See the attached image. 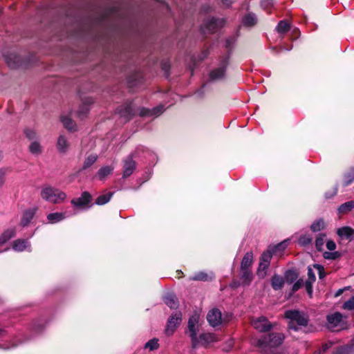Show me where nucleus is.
I'll use <instances>...</instances> for the list:
<instances>
[{"label":"nucleus","instance_id":"obj_1","mask_svg":"<svg viewBox=\"0 0 354 354\" xmlns=\"http://www.w3.org/2000/svg\"><path fill=\"white\" fill-rule=\"evenodd\" d=\"M285 336L281 333H271L268 335H263L257 340V346L261 349L263 354H281L274 353L273 348L281 345Z\"/></svg>","mask_w":354,"mask_h":354},{"label":"nucleus","instance_id":"obj_2","mask_svg":"<svg viewBox=\"0 0 354 354\" xmlns=\"http://www.w3.org/2000/svg\"><path fill=\"white\" fill-rule=\"evenodd\" d=\"M285 317L290 320L288 324L289 329L298 330L301 326H306L308 323V315L299 310H287Z\"/></svg>","mask_w":354,"mask_h":354},{"label":"nucleus","instance_id":"obj_3","mask_svg":"<svg viewBox=\"0 0 354 354\" xmlns=\"http://www.w3.org/2000/svg\"><path fill=\"white\" fill-rule=\"evenodd\" d=\"M40 196L44 201L53 204L61 203L66 198L65 192L49 185L41 188Z\"/></svg>","mask_w":354,"mask_h":354},{"label":"nucleus","instance_id":"obj_4","mask_svg":"<svg viewBox=\"0 0 354 354\" xmlns=\"http://www.w3.org/2000/svg\"><path fill=\"white\" fill-rule=\"evenodd\" d=\"M199 330V315L196 313L189 317L187 323V330L185 332L191 339L192 348H196L199 346L200 341L197 336Z\"/></svg>","mask_w":354,"mask_h":354},{"label":"nucleus","instance_id":"obj_5","mask_svg":"<svg viewBox=\"0 0 354 354\" xmlns=\"http://www.w3.org/2000/svg\"><path fill=\"white\" fill-rule=\"evenodd\" d=\"M181 321L182 313L180 312H176L175 313H173L167 321L165 330V334L167 336L172 335L176 328L180 324Z\"/></svg>","mask_w":354,"mask_h":354},{"label":"nucleus","instance_id":"obj_6","mask_svg":"<svg viewBox=\"0 0 354 354\" xmlns=\"http://www.w3.org/2000/svg\"><path fill=\"white\" fill-rule=\"evenodd\" d=\"M225 21L223 19L212 18L207 20L202 27L204 34H210L217 31L224 25Z\"/></svg>","mask_w":354,"mask_h":354},{"label":"nucleus","instance_id":"obj_7","mask_svg":"<svg viewBox=\"0 0 354 354\" xmlns=\"http://www.w3.org/2000/svg\"><path fill=\"white\" fill-rule=\"evenodd\" d=\"M91 199V195L88 192H84L81 196L72 199L71 204L74 207L84 209L89 207Z\"/></svg>","mask_w":354,"mask_h":354},{"label":"nucleus","instance_id":"obj_8","mask_svg":"<svg viewBox=\"0 0 354 354\" xmlns=\"http://www.w3.org/2000/svg\"><path fill=\"white\" fill-rule=\"evenodd\" d=\"M327 319V326L331 330H335L337 327H342L344 325L343 315L338 312L328 315Z\"/></svg>","mask_w":354,"mask_h":354},{"label":"nucleus","instance_id":"obj_9","mask_svg":"<svg viewBox=\"0 0 354 354\" xmlns=\"http://www.w3.org/2000/svg\"><path fill=\"white\" fill-rule=\"evenodd\" d=\"M207 319L212 327L219 326L222 323L221 312L217 308L212 309L207 313Z\"/></svg>","mask_w":354,"mask_h":354},{"label":"nucleus","instance_id":"obj_10","mask_svg":"<svg viewBox=\"0 0 354 354\" xmlns=\"http://www.w3.org/2000/svg\"><path fill=\"white\" fill-rule=\"evenodd\" d=\"M122 177L126 178L130 176L136 167V163L133 160V157L130 155L124 160Z\"/></svg>","mask_w":354,"mask_h":354},{"label":"nucleus","instance_id":"obj_11","mask_svg":"<svg viewBox=\"0 0 354 354\" xmlns=\"http://www.w3.org/2000/svg\"><path fill=\"white\" fill-rule=\"evenodd\" d=\"M252 324L254 328L262 332L269 330L272 328L271 324L265 317H261L254 320Z\"/></svg>","mask_w":354,"mask_h":354},{"label":"nucleus","instance_id":"obj_12","mask_svg":"<svg viewBox=\"0 0 354 354\" xmlns=\"http://www.w3.org/2000/svg\"><path fill=\"white\" fill-rule=\"evenodd\" d=\"M227 64V58L223 62L221 66L213 70L209 74V78L212 80H217L223 78L225 75V67Z\"/></svg>","mask_w":354,"mask_h":354},{"label":"nucleus","instance_id":"obj_13","mask_svg":"<svg viewBox=\"0 0 354 354\" xmlns=\"http://www.w3.org/2000/svg\"><path fill=\"white\" fill-rule=\"evenodd\" d=\"M214 279L213 272H198L190 277L191 281H208Z\"/></svg>","mask_w":354,"mask_h":354},{"label":"nucleus","instance_id":"obj_14","mask_svg":"<svg viewBox=\"0 0 354 354\" xmlns=\"http://www.w3.org/2000/svg\"><path fill=\"white\" fill-rule=\"evenodd\" d=\"M253 263V253L251 252H247L241 263V270H251V267Z\"/></svg>","mask_w":354,"mask_h":354},{"label":"nucleus","instance_id":"obj_15","mask_svg":"<svg viewBox=\"0 0 354 354\" xmlns=\"http://www.w3.org/2000/svg\"><path fill=\"white\" fill-rule=\"evenodd\" d=\"M200 341V345L206 346L209 344L216 342L218 339L216 335L213 333H201L199 337H198Z\"/></svg>","mask_w":354,"mask_h":354},{"label":"nucleus","instance_id":"obj_16","mask_svg":"<svg viewBox=\"0 0 354 354\" xmlns=\"http://www.w3.org/2000/svg\"><path fill=\"white\" fill-rule=\"evenodd\" d=\"M337 234L343 239L353 240L354 239V230L351 227L345 226L338 228Z\"/></svg>","mask_w":354,"mask_h":354},{"label":"nucleus","instance_id":"obj_17","mask_svg":"<svg viewBox=\"0 0 354 354\" xmlns=\"http://www.w3.org/2000/svg\"><path fill=\"white\" fill-rule=\"evenodd\" d=\"M37 208L26 210L22 215L21 220V225L24 227L27 226L33 218Z\"/></svg>","mask_w":354,"mask_h":354},{"label":"nucleus","instance_id":"obj_18","mask_svg":"<svg viewBox=\"0 0 354 354\" xmlns=\"http://www.w3.org/2000/svg\"><path fill=\"white\" fill-rule=\"evenodd\" d=\"M253 274L252 270H240V279L241 280V284L243 286H249L253 280Z\"/></svg>","mask_w":354,"mask_h":354},{"label":"nucleus","instance_id":"obj_19","mask_svg":"<svg viewBox=\"0 0 354 354\" xmlns=\"http://www.w3.org/2000/svg\"><path fill=\"white\" fill-rule=\"evenodd\" d=\"M6 61L9 67L12 68H19L21 66V57L15 54H11L6 57Z\"/></svg>","mask_w":354,"mask_h":354},{"label":"nucleus","instance_id":"obj_20","mask_svg":"<svg viewBox=\"0 0 354 354\" xmlns=\"http://www.w3.org/2000/svg\"><path fill=\"white\" fill-rule=\"evenodd\" d=\"M57 147L60 153H66L69 147L68 139L63 135H60L57 139Z\"/></svg>","mask_w":354,"mask_h":354},{"label":"nucleus","instance_id":"obj_21","mask_svg":"<svg viewBox=\"0 0 354 354\" xmlns=\"http://www.w3.org/2000/svg\"><path fill=\"white\" fill-rule=\"evenodd\" d=\"M354 208V201H349L342 204L337 209L339 216L346 214Z\"/></svg>","mask_w":354,"mask_h":354},{"label":"nucleus","instance_id":"obj_22","mask_svg":"<svg viewBox=\"0 0 354 354\" xmlns=\"http://www.w3.org/2000/svg\"><path fill=\"white\" fill-rule=\"evenodd\" d=\"M16 231L15 228L5 230L0 236V246L15 236Z\"/></svg>","mask_w":354,"mask_h":354},{"label":"nucleus","instance_id":"obj_23","mask_svg":"<svg viewBox=\"0 0 354 354\" xmlns=\"http://www.w3.org/2000/svg\"><path fill=\"white\" fill-rule=\"evenodd\" d=\"M65 214L62 212H55L48 214L47 219L50 223H56L65 218Z\"/></svg>","mask_w":354,"mask_h":354},{"label":"nucleus","instance_id":"obj_24","mask_svg":"<svg viewBox=\"0 0 354 354\" xmlns=\"http://www.w3.org/2000/svg\"><path fill=\"white\" fill-rule=\"evenodd\" d=\"M272 287L274 290H277L282 288L284 284V280L282 277L274 274L271 279Z\"/></svg>","mask_w":354,"mask_h":354},{"label":"nucleus","instance_id":"obj_25","mask_svg":"<svg viewBox=\"0 0 354 354\" xmlns=\"http://www.w3.org/2000/svg\"><path fill=\"white\" fill-rule=\"evenodd\" d=\"M29 246L28 241L24 239H17L13 242L12 248L15 251L21 252Z\"/></svg>","mask_w":354,"mask_h":354},{"label":"nucleus","instance_id":"obj_26","mask_svg":"<svg viewBox=\"0 0 354 354\" xmlns=\"http://www.w3.org/2000/svg\"><path fill=\"white\" fill-rule=\"evenodd\" d=\"M257 22V17L254 14L248 13L243 19V24L245 26L251 27Z\"/></svg>","mask_w":354,"mask_h":354},{"label":"nucleus","instance_id":"obj_27","mask_svg":"<svg viewBox=\"0 0 354 354\" xmlns=\"http://www.w3.org/2000/svg\"><path fill=\"white\" fill-rule=\"evenodd\" d=\"M114 169L111 165L104 166L100 168L97 172V176L100 180H104L107 176L111 174Z\"/></svg>","mask_w":354,"mask_h":354},{"label":"nucleus","instance_id":"obj_28","mask_svg":"<svg viewBox=\"0 0 354 354\" xmlns=\"http://www.w3.org/2000/svg\"><path fill=\"white\" fill-rule=\"evenodd\" d=\"M62 122L66 129L70 131L76 130V124L75 122L67 116L62 117Z\"/></svg>","mask_w":354,"mask_h":354},{"label":"nucleus","instance_id":"obj_29","mask_svg":"<svg viewBox=\"0 0 354 354\" xmlns=\"http://www.w3.org/2000/svg\"><path fill=\"white\" fill-rule=\"evenodd\" d=\"M113 192H107L104 194L99 196L95 200V204L98 205H102L108 203L111 198Z\"/></svg>","mask_w":354,"mask_h":354},{"label":"nucleus","instance_id":"obj_30","mask_svg":"<svg viewBox=\"0 0 354 354\" xmlns=\"http://www.w3.org/2000/svg\"><path fill=\"white\" fill-rule=\"evenodd\" d=\"M164 301L167 306H168L171 309L176 308L178 305L176 297L171 295L166 296L164 299Z\"/></svg>","mask_w":354,"mask_h":354},{"label":"nucleus","instance_id":"obj_31","mask_svg":"<svg viewBox=\"0 0 354 354\" xmlns=\"http://www.w3.org/2000/svg\"><path fill=\"white\" fill-rule=\"evenodd\" d=\"M29 151L33 155H39L42 152V147L39 142L34 141L30 143Z\"/></svg>","mask_w":354,"mask_h":354},{"label":"nucleus","instance_id":"obj_32","mask_svg":"<svg viewBox=\"0 0 354 354\" xmlns=\"http://www.w3.org/2000/svg\"><path fill=\"white\" fill-rule=\"evenodd\" d=\"M163 111V106L162 105L158 106L157 107L153 109L152 110L149 109H142L140 112L141 115H160Z\"/></svg>","mask_w":354,"mask_h":354},{"label":"nucleus","instance_id":"obj_33","mask_svg":"<svg viewBox=\"0 0 354 354\" xmlns=\"http://www.w3.org/2000/svg\"><path fill=\"white\" fill-rule=\"evenodd\" d=\"M269 266L270 264L260 261L259 268L257 270V275L260 278L263 279L266 277V271Z\"/></svg>","mask_w":354,"mask_h":354},{"label":"nucleus","instance_id":"obj_34","mask_svg":"<svg viewBox=\"0 0 354 354\" xmlns=\"http://www.w3.org/2000/svg\"><path fill=\"white\" fill-rule=\"evenodd\" d=\"M276 29L279 33L284 34L289 31L290 24L286 21H280L276 27Z\"/></svg>","mask_w":354,"mask_h":354},{"label":"nucleus","instance_id":"obj_35","mask_svg":"<svg viewBox=\"0 0 354 354\" xmlns=\"http://www.w3.org/2000/svg\"><path fill=\"white\" fill-rule=\"evenodd\" d=\"M92 103L93 101L91 99L86 100L83 102V105L80 108V109L77 111L78 115L81 117L82 115L86 114L89 111L88 105Z\"/></svg>","mask_w":354,"mask_h":354},{"label":"nucleus","instance_id":"obj_36","mask_svg":"<svg viewBox=\"0 0 354 354\" xmlns=\"http://www.w3.org/2000/svg\"><path fill=\"white\" fill-rule=\"evenodd\" d=\"M92 103L93 101L91 99L86 100L83 102V105L80 108V109L77 111L78 115L81 117L82 115L86 114L89 111L88 105Z\"/></svg>","mask_w":354,"mask_h":354},{"label":"nucleus","instance_id":"obj_37","mask_svg":"<svg viewBox=\"0 0 354 354\" xmlns=\"http://www.w3.org/2000/svg\"><path fill=\"white\" fill-rule=\"evenodd\" d=\"M326 241V235L320 234L315 240V247L319 251H322L323 245Z\"/></svg>","mask_w":354,"mask_h":354},{"label":"nucleus","instance_id":"obj_38","mask_svg":"<svg viewBox=\"0 0 354 354\" xmlns=\"http://www.w3.org/2000/svg\"><path fill=\"white\" fill-rule=\"evenodd\" d=\"M324 228V221L323 219L315 221L310 226V229L313 232H319Z\"/></svg>","mask_w":354,"mask_h":354},{"label":"nucleus","instance_id":"obj_39","mask_svg":"<svg viewBox=\"0 0 354 354\" xmlns=\"http://www.w3.org/2000/svg\"><path fill=\"white\" fill-rule=\"evenodd\" d=\"M97 157L96 155L88 156L84 162L83 169H86L91 167L97 160Z\"/></svg>","mask_w":354,"mask_h":354},{"label":"nucleus","instance_id":"obj_40","mask_svg":"<svg viewBox=\"0 0 354 354\" xmlns=\"http://www.w3.org/2000/svg\"><path fill=\"white\" fill-rule=\"evenodd\" d=\"M272 253V250L271 251L270 249L263 252L260 257V261L270 264Z\"/></svg>","mask_w":354,"mask_h":354},{"label":"nucleus","instance_id":"obj_41","mask_svg":"<svg viewBox=\"0 0 354 354\" xmlns=\"http://www.w3.org/2000/svg\"><path fill=\"white\" fill-rule=\"evenodd\" d=\"M145 346L150 351L156 350L159 347L158 341L157 339H151L146 343Z\"/></svg>","mask_w":354,"mask_h":354},{"label":"nucleus","instance_id":"obj_42","mask_svg":"<svg viewBox=\"0 0 354 354\" xmlns=\"http://www.w3.org/2000/svg\"><path fill=\"white\" fill-rule=\"evenodd\" d=\"M288 245V241H284L272 248L273 254L283 251Z\"/></svg>","mask_w":354,"mask_h":354},{"label":"nucleus","instance_id":"obj_43","mask_svg":"<svg viewBox=\"0 0 354 354\" xmlns=\"http://www.w3.org/2000/svg\"><path fill=\"white\" fill-rule=\"evenodd\" d=\"M288 245V241H284L272 248L273 254L283 251Z\"/></svg>","mask_w":354,"mask_h":354},{"label":"nucleus","instance_id":"obj_44","mask_svg":"<svg viewBox=\"0 0 354 354\" xmlns=\"http://www.w3.org/2000/svg\"><path fill=\"white\" fill-rule=\"evenodd\" d=\"M342 308L345 310H353L354 309V297L350 298L348 301L344 302Z\"/></svg>","mask_w":354,"mask_h":354},{"label":"nucleus","instance_id":"obj_45","mask_svg":"<svg viewBox=\"0 0 354 354\" xmlns=\"http://www.w3.org/2000/svg\"><path fill=\"white\" fill-rule=\"evenodd\" d=\"M352 346H343L339 348L333 354H350Z\"/></svg>","mask_w":354,"mask_h":354},{"label":"nucleus","instance_id":"obj_46","mask_svg":"<svg viewBox=\"0 0 354 354\" xmlns=\"http://www.w3.org/2000/svg\"><path fill=\"white\" fill-rule=\"evenodd\" d=\"M354 180V169L345 176L344 185L347 186Z\"/></svg>","mask_w":354,"mask_h":354},{"label":"nucleus","instance_id":"obj_47","mask_svg":"<svg viewBox=\"0 0 354 354\" xmlns=\"http://www.w3.org/2000/svg\"><path fill=\"white\" fill-rule=\"evenodd\" d=\"M285 278L288 281L292 283L295 279H296L297 275L295 272L288 270L286 272Z\"/></svg>","mask_w":354,"mask_h":354},{"label":"nucleus","instance_id":"obj_48","mask_svg":"<svg viewBox=\"0 0 354 354\" xmlns=\"http://www.w3.org/2000/svg\"><path fill=\"white\" fill-rule=\"evenodd\" d=\"M25 134L29 140H33L37 138L36 132L32 129H26Z\"/></svg>","mask_w":354,"mask_h":354},{"label":"nucleus","instance_id":"obj_49","mask_svg":"<svg viewBox=\"0 0 354 354\" xmlns=\"http://www.w3.org/2000/svg\"><path fill=\"white\" fill-rule=\"evenodd\" d=\"M314 281H311V280H306L305 282V286L306 291L310 297H312L313 295V283Z\"/></svg>","mask_w":354,"mask_h":354},{"label":"nucleus","instance_id":"obj_50","mask_svg":"<svg viewBox=\"0 0 354 354\" xmlns=\"http://www.w3.org/2000/svg\"><path fill=\"white\" fill-rule=\"evenodd\" d=\"M312 239L307 236H302L299 239V243L301 245H307L310 243Z\"/></svg>","mask_w":354,"mask_h":354},{"label":"nucleus","instance_id":"obj_51","mask_svg":"<svg viewBox=\"0 0 354 354\" xmlns=\"http://www.w3.org/2000/svg\"><path fill=\"white\" fill-rule=\"evenodd\" d=\"M324 257L327 259H335L338 257L337 252H325Z\"/></svg>","mask_w":354,"mask_h":354},{"label":"nucleus","instance_id":"obj_52","mask_svg":"<svg viewBox=\"0 0 354 354\" xmlns=\"http://www.w3.org/2000/svg\"><path fill=\"white\" fill-rule=\"evenodd\" d=\"M121 115L122 116H124L127 118V120H129L131 115H132V111L130 106H127L125 109V111L123 113H121Z\"/></svg>","mask_w":354,"mask_h":354},{"label":"nucleus","instance_id":"obj_53","mask_svg":"<svg viewBox=\"0 0 354 354\" xmlns=\"http://www.w3.org/2000/svg\"><path fill=\"white\" fill-rule=\"evenodd\" d=\"M303 285V281L301 279L298 280L296 281L294 285L292 286V292L297 291Z\"/></svg>","mask_w":354,"mask_h":354},{"label":"nucleus","instance_id":"obj_54","mask_svg":"<svg viewBox=\"0 0 354 354\" xmlns=\"http://www.w3.org/2000/svg\"><path fill=\"white\" fill-rule=\"evenodd\" d=\"M326 248L328 250L333 251L336 248V244L333 241L329 240L326 242Z\"/></svg>","mask_w":354,"mask_h":354},{"label":"nucleus","instance_id":"obj_55","mask_svg":"<svg viewBox=\"0 0 354 354\" xmlns=\"http://www.w3.org/2000/svg\"><path fill=\"white\" fill-rule=\"evenodd\" d=\"M308 280H311V281H315V275L311 268H308Z\"/></svg>","mask_w":354,"mask_h":354},{"label":"nucleus","instance_id":"obj_56","mask_svg":"<svg viewBox=\"0 0 354 354\" xmlns=\"http://www.w3.org/2000/svg\"><path fill=\"white\" fill-rule=\"evenodd\" d=\"M6 173V170L4 169H0V187H1L5 182V175Z\"/></svg>","mask_w":354,"mask_h":354},{"label":"nucleus","instance_id":"obj_57","mask_svg":"<svg viewBox=\"0 0 354 354\" xmlns=\"http://www.w3.org/2000/svg\"><path fill=\"white\" fill-rule=\"evenodd\" d=\"M273 2L272 0H263L261 1V5L263 8H268L270 6H272Z\"/></svg>","mask_w":354,"mask_h":354},{"label":"nucleus","instance_id":"obj_58","mask_svg":"<svg viewBox=\"0 0 354 354\" xmlns=\"http://www.w3.org/2000/svg\"><path fill=\"white\" fill-rule=\"evenodd\" d=\"M235 39L230 37L226 40L225 46L227 48H230V46L234 43Z\"/></svg>","mask_w":354,"mask_h":354},{"label":"nucleus","instance_id":"obj_59","mask_svg":"<svg viewBox=\"0 0 354 354\" xmlns=\"http://www.w3.org/2000/svg\"><path fill=\"white\" fill-rule=\"evenodd\" d=\"M315 267L319 270V278L322 279L324 277V272L323 270V268L319 265H315Z\"/></svg>","mask_w":354,"mask_h":354},{"label":"nucleus","instance_id":"obj_60","mask_svg":"<svg viewBox=\"0 0 354 354\" xmlns=\"http://www.w3.org/2000/svg\"><path fill=\"white\" fill-rule=\"evenodd\" d=\"M337 192V189H335V190L330 194L328 193H326V198H330L333 197V196L336 195Z\"/></svg>","mask_w":354,"mask_h":354},{"label":"nucleus","instance_id":"obj_61","mask_svg":"<svg viewBox=\"0 0 354 354\" xmlns=\"http://www.w3.org/2000/svg\"><path fill=\"white\" fill-rule=\"evenodd\" d=\"M223 3L226 6H229L230 5V2L228 1V0H221Z\"/></svg>","mask_w":354,"mask_h":354},{"label":"nucleus","instance_id":"obj_62","mask_svg":"<svg viewBox=\"0 0 354 354\" xmlns=\"http://www.w3.org/2000/svg\"><path fill=\"white\" fill-rule=\"evenodd\" d=\"M177 272L178 273V274H183L182 271H177Z\"/></svg>","mask_w":354,"mask_h":354},{"label":"nucleus","instance_id":"obj_63","mask_svg":"<svg viewBox=\"0 0 354 354\" xmlns=\"http://www.w3.org/2000/svg\"><path fill=\"white\" fill-rule=\"evenodd\" d=\"M342 290H339V292H338V294H337V295L341 294V293H342Z\"/></svg>","mask_w":354,"mask_h":354}]
</instances>
